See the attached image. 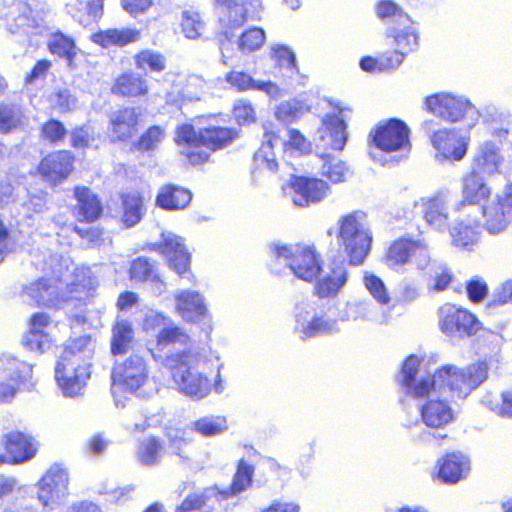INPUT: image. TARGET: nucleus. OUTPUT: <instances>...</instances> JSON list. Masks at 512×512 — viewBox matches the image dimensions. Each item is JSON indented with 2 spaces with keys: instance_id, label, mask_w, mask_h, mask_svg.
Instances as JSON below:
<instances>
[{
  "instance_id": "obj_1",
  "label": "nucleus",
  "mask_w": 512,
  "mask_h": 512,
  "mask_svg": "<svg viewBox=\"0 0 512 512\" xmlns=\"http://www.w3.org/2000/svg\"><path fill=\"white\" fill-rule=\"evenodd\" d=\"M420 359L409 356L401 370L400 383L408 395H435L444 393L451 398H466L488 377V365L485 362L473 364L465 369L446 365L433 376L419 374Z\"/></svg>"
},
{
  "instance_id": "obj_2",
  "label": "nucleus",
  "mask_w": 512,
  "mask_h": 512,
  "mask_svg": "<svg viewBox=\"0 0 512 512\" xmlns=\"http://www.w3.org/2000/svg\"><path fill=\"white\" fill-rule=\"evenodd\" d=\"M33 264L44 276L26 287L25 293L38 305L60 306L68 297L64 292V282L70 275V259L45 250L34 253Z\"/></svg>"
},
{
  "instance_id": "obj_3",
  "label": "nucleus",
  "mask_w": 512,
  "mask_h": 512,
  "mask_svg": "<svg viewBox=\"0 0 512 512\" xmlns=\"http://www.w3.org/2000/svg\"><path fill=\"white\" fill-rule=\"evenodd\" d=\"M92 354L87 336L79 337L65 347L55 367V379L64 395L76 396L85 387L90 377Z\"/></svg>"
},
{
  "instance_id": "obj_4",
  "label": "nucleus",
  "mask_w": 512,
  "mask_h": 512,
  "mask_svg": "<svg viewBox=\"0 0 512 512\" xmlns=\"http://www.w3.org/2000/svg\"><path fill=\"white\" fill-rule=\"evenodd\" d=\"M164 365L169 369L177 389L184 395L200 400L211 392V381L201 369L198 354L191 350L173 353L165 358Z\"/></svg>"
},
{
  "instance_id": "obj_5",
  "label": "nucleus",
  "mask_w": 512,
  "mask_h": 512,
  "mask_svg": "<svg viewBox=\"0 0 512 512\" xmlns=\"http://www.w3.org/2000/svg\"><path fill=\"white\" fill-rule=\"evenodd\" d=\"M338 239L349 257L350 263L361 264L369 253L372 235L365 220V215L353 212L338 221Z\"/></svg>"
},
{
  "instance_id": "obj_6",
  "label": "nucleus",
  "mask_w": 512,
  "mask_h": 512,
  "mask_svg": "<svg viewBox=\"0 0 512 512\" xmlns=\"http://www.w3.org/2000/svg\"><path fill=\"white\" fill-rule=\"evenodd\" d=\"M274 252L278 260H283L293 274L304 281H312L321 272L320 256L310 246L276 244Z\"/></svg>"
},
{
  "instance_id": "obj_7",
  "label": "nucleus",
  "mask_w": 512,
  "mask_h": 512,
  "mask_svg": "<svg viewBox=\"0 0 512 512\" xmlns=\"http://www.w3.org/2000/svg\"><path fill=\"white\" fill-rule=\"evenodd\" d=\"M148 367L145 360L138 355H132L121 363L115 364L111 379V391L115 403L119 406L117 395L121 392L139 393L148 381Z\"/></svg>"
},
{
  "instance_id": "obj_8",
  "label": "nucleus",
  "mask_w": 512,
  "mask_h": 512,
  "mask_svg": "<svg viewBox=\"0 0 512 512\" xmlns=\"http://www.w3.org/2000/svg\"><path fill=\"white\" fill-rule=\"evenodd\" d=\"M429 112L446 121L456 122L466 118L468 127L471 128L478 120L477 109L464 97H456L448 93L431 95L425 100Z\"/></svg>"
},
{
  "instance_id": "obj_9",
  "label": "nucleus",
  "mask_w": 512,
  "mask_h": 512,
  "mask_svg": "<svg viewBox=\"0 0 512 512\" xmlns=\"http://www.w3.org/2000/svg\"><path fill=\"white\" fill-rule=\"evenodd\" d=\"M246 1L216 0L217 5L221 9L222 33L219 38V48L224 64H227V60L233 56V39L236 36L234 30L240 28L246 21Z\"/></svg>"
},
{
  "instance_id": "obj_10",
  "label": "nucleus",
  "mask_w": 512,
  "mask_h": 512,
  "mask_svg": "<svg viewBox=\"0 0 512 512\" xmlns=\"http://www.w3.org/2000/svg\"><path fill=\"white\" fill-rule=\"evenodd\" d=\"M386 261L392 268L410 264L414 265L416 269L424 271L431 263L428 244L421 239L400 238L389 247Z\"/></svg>"
},
{
  "instance_id": "obj_11",
  "label": "nucleus",
  "mask_w": 512,
  "mask_h": 512,
  "mask_svg": "<svg viewBox=\"0 0 512 512\" xmlns=\"http://www.w3.org/2000/svg\"><path fill=\"white\" fill-rule=\"evenodd\" d=\"M32 366L12 356L0 358V402L11 401L21 386L29 389Z\"/></svg>"
},
{
  "instance_id": "obj_12",
  "label": "nucleus",
  "mask_w": 512,
  "mask_h": 512,
  "mask_svg": "<svg viewBox=\"0 0 512 512\" xmlns=\"http://www.w3.org/2000/svg\"><path fill=\"white\" fill-rule=\"evenodd\" d=\"M481 323L468 310L452 304H445L439 309V327L451 338H463L477 333Z\"/></svg>"
},
{
  "instance_id": "obj_13",
  "label": "nucleus",
  "mask_w": 512,
  "mask_h": 512,
  "mask_svg": "<svg viewBox=\"0 0 512 512\" xmlns=\"http://www.w3.org/2000/svg\"><path fill=\"white\" fill-rule=\"evenodd\" d=\"M69 473L61 464L49 467L38 483L37 497L45 507H53L67 495Z\"/></svg>"
},
{
  "instance_id": "obj_14",
  "label": "nucleus",
  "mask_w": 512,
  "mask_h": 512,
  "mask_svg": "<svg viewBox=\"0 0 512 512\" xmlns=\"http://www.w3.org/2000/svg\"><path fill=\"white\" fill-rule=\"evenodd\" d=\"M413 398L426 399L419 407L421 422L430 429H444L455 420V412L446 400L444 393L435 395L416 396Z\"/></svg>"
},
{
  "instance_id": "obj_15",
  "label": "nucleus",
  "mask_w": 512,
  "mask_h": 512,
  "mask_svg": "<svg viewBox=\"0 0 512 512\" xmlns=\"http://www.w3.org/2000/svg\"><path fill=\"white\" fill-rule=\"evenodd\" d=\"M511 219V211L506 209L498 196L479 207V213H473L469 222H474L490 235H500L507 230Z\"/></svg>"
},
{
  "instance_id": "obj_16",
  "label": "nucleus",
  "mask_w": 512,
  "mask_h": 512,
  "mask_svg": "<svg viewBox=\"0 0 512 512\" xmlns=\"http://www.w3.org/2000/svg\"><path fill=\"white\" fill-rule=\"evenodd\" d=\"M308 304H298L296 306V326L295 330L302 340L315 336L333 335L340 331L337 320L326 318L325 316L309 317Z\"/></svg>"
},
{
  "instance_id": "obj_17",
  "label": "nucleus",
  "mask_w": 512,
  "mask_h": 512,
  "mask_svg": "<svg viewBox=\"0 0 512 512\" xmlns=\"http://www.w3.org/2000/svg\"><path fill=\"white\" fill-rule=\"evenodd\" d=\"M409 129L406 124L398 119H391L377 127L373 141L377 148L386 151L409 150Z\"/></svg>"
},
{
  "instance_id": "obj_18",
  "label": "nucleus",
  "mask_w": 512,
  "mask_h": 512,
  "mask_svg": "<svg viewBox=\"0 0 512 512\" xmlns=\"http://www.w3.org/2000/svg\"><path fill=\"white\" fill-rule=\"evenodd\" d=\"M438 161L463 159L467 152L468 139L455 130H438L431 135Z\"/></svg>"
},
{
  "instance_id": "obj_19",
  "label": "nucleus",
  "mask_w": 512,
  "mask_h": 512,
  "mask_svg": "<svg viewBox=\"0 0 512 512\" xmlns=\"http://www.w3.org/2000/svg\"><path fill=\"white\" fill-rule=\"evenodd\" d=\"M1 445L15 464L33 459L38 451L36 439L30 434L17 430L4 434L1 438Z\"/></svg>"
},
{
  "instance_id": "obj_20",
  "label": "nucleus",
  "mask_w": 512,
  "mask_h": 512,
  "mask_svg": "<svg viewBox=\"0 0 512 512\" xmlns=\"http://www.w3.org/2000/svg\"><path fill=\"white\" fill-rule=\"evenodd\" d=\"M290 190L293 203L303 207L323 200L328 194L329 186L320 179L293 177Z\"/></svg>"
},
{
  "instance_id": "obj_21",
  "label": "nucleus",
  "mask_w": 512,
  "mask_h": 512,
  "mask_svg": "<svg viewBox=\"0 0 512 512\" xmlns=\"http://www.w3.org/2000/svg\"><path fill=\"white\" fill-rule=\"evenodd\" d=\"M176 313L187 322H197L205 317L208 309L205 298L195 290L179 289L174 292Z\"/></svg>"
},
{
  "instance_id": "obj_22",
  "label": "nucleus",
  "mask_w": 512,
  "mask_h": 512,
  "mask_svg": "<svg viewBox=\"0 0 512 512\" xmlns=\"http://www.w3.org/2000/svg\"><path fill=\"white\" fill-rule=\"evenodd\" d=\"M484 178L472 171L463 178V200L457 204V210L469 212V216L471 213H479L477 204L490 195V188L486 185Z\"/></svg>"
},
{
  "instance_id": "obj_23",
  "label": "nucleus",
  "mask_w": 512,
  "mask_h": 512,
  "mask_svg": "<svg viewBox=\"0 0 512 512\" xmlns=\"http://www.w3.org/2000/svg\"><path fill=\"white\" fill-rule=\"evenodd\" d=\"M163 241L152 244V249L164 254L169 265L179 274H183L189 267L190 255L186 250L181 237L167 232L162 233Z\"/></svg>"
},
{
  "instance_id": "obj_24",
  "label": "nucleus",
  "mask_w": 512,
  "mask_h": 512,
  "mask_svg": "<svg viewBox=\"0 0 512 512\" xmlns=\"http://www.w3.org/2000/svg\"><path fill=\"white\" fill-rule=\"evenodd\" d=\"M504 157L500 148L493 142L480 144L473 156L471 171L483 177L501 173Z\"/></svg>"
},
{
  "instance_id": "obj_25",
  "label": "nucleus",
  "mask_w": 512,
  "mask_h": 512,
  "mask_svg": "<svg viewBox=\"0 0 512 512\" xmlns=\"http://www.w3.org/2000/svg\"><path fill=\"white\" fill-rule=\"evenodd\" d=\"M142 113L134 107H126L110 116V137L113 142L125 141L137 132Z\"/></svg>"
},
{
  "instance_id": "obj_26",
  "label": "nucleus",
  "mask_w": 512,
  "mask_h": 512,
  "mask_svg": "<svg viewBox=\"0 0 512 512\" xmlns=\"http://www.w3.org/2000/svg\"><path fill=\"white\" fill-rule=\"evenodd\" d=\"M72 162V157L67 151H59L45 157L39 165V171L48 181L61 182L70 174Z\"/></svg>"
},
{
  "instance_id": "obj_27",
  "label": "nucleus",
  "mask_w": 512,
  "mask_h": 512,
  "mask_svg": "<svg viewBox=\"0 0 512 512\" xmlns=\"http://www.w3.org/2000/svg\"><path fill=\"white\" fill-rule=\"evenodd\" d=\"M438 477L447 484H455L467 477L470 471V460L461 453L447 454L438 461Z\"/></svg>"
},
{
  "instance_id": "obj_28",
  "label": "nucleus",
  "mask_w": 512,
  "mask_h": 512,
  "mask_svg": "<svg viewBox=\"0 0 512 512\" xmlns=\"http://www.w3.org/2000/svg\"><path fill=\"white\" fill-rule=\"evenodd\" d=\"M423 214L426 222L438 230H443L448 226V195L438 193L435 196L426 199L422 203Z\"/></svg>"
},
{
  "instance_id": "obj_29",
  "label": "nucleus",
  "mask_w": 512,
  "mask_h": 512,
  "mask_svg": "<svg viewBox=\"0 0 512 512\" xmlns=\"http://www.w3.org/2000/svg\"><path fill=\"white\" fill-rule=\"evenodd\" d=\"M345 109L340 108L338 114L327 115L323 118L322 138H329L328 144L332 149L342 150L347 141Z\"/></svg>"
},
{
  "instance_id": "obj_30",
  "label": "nucleus",
  "mask_w": 512,
  "mask_h": 512,
  "mask_svg": "<svg viewBox=\"0 0 512 512\" xmlns=\"http://www.w3.org/2000/svg\"><path fill=\"white\" fill-rule=\"evenodd\" d=\"M75 197L77 205L74 212L78 220L93 222L97 220L102 213V205L96 196L87 187H76Z\"/></svg>"
},
{
  "instance_id": "obj_31",
  "label": "nucleus",
  "mask_w": 512,
  "mask_h": 512,
  "mask_svg": "<svg viewBox=\"0 0 512 512\" xmlns=\"http://www.w3.org/2000/svg\"><path fill=\"white\" fill-rule=\"evenodd\" d=\"M347 281V271L343 262L333 263L315 286L319 297L335 296Z\"/></svg>"
},
{
  "instance_id": "obj_32",
  "label": "nucleus",
  "mask_w": 512,
  "mask_h": 512,
  "mask_svg": "<svg viewBox=\"0 0 512 512\" xmlns=\"http://www.w3.org/2000/svg\"><path fill=\"white\" fill-rule=\"evenodd\" d=\"M97 285V280L94 277L89 267H79L74 270L72 281L68 282L67 278L64 282V292L67 294L69 299H82L84 295L91 289H94Z\"/></svg>"
},
{
  "instance_id": "obj_33",
  "label": "nucleus",
  "mask_w": 512,
  "mask_h": 512,
  "mask_svg": "<svg viewBox=\"0 0 512 512\" xmlns=\"http://www.w3.org/2000/svg\"><path fill=\"white\" fill-rule=\"evenodd\" d=\"M50 318L45 313H37L31 319V328L23 339V343L31 350L44 352L49 348L50 338L45 333V328L49 325Z\"/></svg>"
},
{
  "instance_id": "obj_34",
  "label": "nucleus",
  "mask_w": 512,
  "mask_h": 512,
  "mask_svg": "<svg viewBox=\"0 0 512 512\" xmlns=\"http://www.w3.org/2000/svg\"><path fill=\"white\" fill-rule=\"evenodd\" d=\"M340 318L343 321L362 319L383 324L387 323L388 314L372 303L353 302L347 304L345 314Z\"/></svg>"
},
{
  "instance_id": "obj_35",
  "label": "nucleus",
  "mask_w": 512,
  "mask_h": 512,
  "mask_svg": "<svg viewBox=\"0 0 512 512\" xmlns=\"http://www.w3.org/2000/svg\"><path fill=\"white\" fill-rule=\"evenodd\" d=\"M192 199L189 190L175 185L163 186L157 195L156 204L165 210H179L188 206Z\"/></svg>"
},
{
  "instance_id": "obj_36",
  "label": "nucleus",
  "mask_w": 512,
  "mask_h": 512,
  "mask_svg": "<svg viewBox=\"0 0 512 512\" xmlns=\"http://www.w3.org/2000/svg\"><path fill=\"white\" fill-rule=\"evenodd\" d=\"M177 86L180 87L178 89V96H175L173 92L167 94V101L169 103L177 104L180 100H199L207 89V82L202 76L192 74L185 81L180 80Z\"/></svg>"
},
{
  "instance_id": "obj_37",
  "label": "nucleus",
  "mask_w": 512,
  "mask_h": 512,
  "mask_svg": "<svg viewBox=\"0 0 512 512\" xmlns=\"http://www.w3.org/2000/svg\"><path fill=\"white\" fill-rule=\"evenodd\" d=\"M140 35V31L134 28L108 29L95 33L92 39L95 43L103 47H123L127 44L137 42L140 39Z\"/></svg>"
},
{
  "instance_id": "obj_38",
  "label": "nucleus",
  "mask_w": 512,
  "mask_h": 512,
  "mask_svg": "<svg viewBox=\"0 0 512 512\" xmlns=\"http://www.w3.org/2000/svg\"><path fill=\"white\" fill-rule=\"evenodd\" d=\"M67 9L74 19L87 26L101 17L103 4L101 0H73Z\"/></svg>"
},
{
  "instance_id": "obj_39",
  "label": "nucleus",
  "mask_w": 512,
  "mask_h": 512,
  "mask_svg": "<svg viewBox=\"0 0 512 512\" xmlns=\"http://www.w3.org/2000/svg\"><path fill=\"white\" fill-rule=\"evenodd\" d=\"M147 92L146 79L134 72L120 75L112 86V93L119 96L137 97Z\"/></svg>"
},
{
  "instance_id": "obj_40",
  "label": "nucleus",
  "mask_w": 512,
  "mask_h": 512,
  "mask_svg": "<svg viewBox=\"0 0 512 512\" xmlns=\"http://www.w3.org/2000/svg\"><path fill=\"white\" fill-rule=\"evenodd\" d=\"M466 213V219L460 221L453 227L451 236L455 246L471 249L480 239L481 227H478L474 222H469V218H473V213H471L470 216L469 212Z\"/></svg>"
},
{
  "instance_id": "obj_41",
  "label": "nucleus",
  "mask_w": 512,
  "mask_h": 512,
  "mask_svg": "<svg viewBox=\"0 0 512 512\" xmlns=\"http://www.w3.org/2000/svg\"><path fill=\"white\" fill-rule=\"evenodd\" d=\"M253 473V466L241 460L238 464L237 472L233 477L230 487L222 490L217 487L216 494L221 495L222 499L238 495L251 485Z\"/></svg>"
},
{
  "instance_id": "obj_42",
  "label": "nucleus",
  "mask_w": 512,
  "mask_h": 512,
  "mask_svg": "<svg viewBox=\"0 0 512 512\" xmlns=\"http://www.w3.org/2000/svg\"><path fill=\"white\" fill-rule=\"evenodd\" d=\"M122 208V222L127 228L137 225L145 213L143 198L138 193L124 194Z\"/></svg>"
},
{
  "instance_id": "obj_43",
  "label": "nucleus",
  "mask_w": 512,
  "mask_h": 512,
  "mask_svg": "<svg viewBox=\"0 0 512 512\" xmlns=\"http://www.w3.org/2000/svg\"><path fill=\"white\" fill-rule=\"evenodd\" d=\"M237 134L229 128L209 127L200 130L201 146L211 150L221 149L230 144Z\"/></svg>"
},
{
  "instance_id": "obj_44",
  "label": "nucleus",
  "mask_w": 512,
  "mask_h": 512,
  "mask_svg": "<svg viewBox=\"0 0 512 512\" xmlns=\"http://www.w3.org/2000/svg\"><path fill=\"white\" fill-rule=\"evenodd\" d=\"M134 339L132 325L126 320H119L112 329L111 352L114 355L124 354Z\"/></svg>"
},
{
  "instance_id": "obj_45",
  "label": "nucleus",
  "mask_w": 512,
  "mask_h": 512,
  "mask_svg": "<svg viewBox=\"0 0 512 512\" xmlns=\"http://www.w3.org/2000/svg\"><path fill=\"white\" fill-rule=\"evenodd\" d=\"M321 174L329 178L334 183L343 182L349 175V168L344 162L330 155H321Z\"/></svg>"
},
{
  "instance_id": "obj_46",
  "label": "nucleus",
  "mask_w": 512,
  "mask_h": 512,
  "mask_svg": "<svg viewBox=\"0 0 512 512\" xmlns=\"http://www.w3.org/2000/svg\"><path fill=\"white\" fill-rule=\"evenodd\" d=\"M163 447L160 441L155 437H150L139 444L137 449V459L145 466H153L159 463L160 454Z\"/></svg>"
},
{
  "instance_id": "obj_47",
  "label": "nucleus",
  "mask_w": 512,
  "mask_h": 512,
  "mask_svg": "<svg viewBox=\"0 0 512 512\" xmlns=\"http://www.w3.org/2000/svg\"><path fill=\"white\" fill-rule=\"evenodd\" d=\"M217 487L205 488L202 491L188 494L175 512H193L200 510L206 505L211 497H216Z\"/></svg>"
},
{
  "instance_id": "obj_48",
  "label": "nucleus",
  "mask_w": 512,
  "mask_h": 512,
  "mask_svg": "<svg viewBox=\"0 0 512 512\" xmlns=\"http://www.w3.org/2000/svg\"><path fill=\"white\" fill-rule=\"evenodd\" d=\"M278 143L284 145V142L281 141L278 135L274 133L266 134L261 148L255 154L256 161L264 163L270 171H276L278 167L274 158V153L271 151V149Z\"/></svg>"
},
{
  "instance_id": "obj_49",
  "label": "nucleus",
  "mask_w": 512,
  "mask_h": 512,
  "mask_svg": "<svg viewBox=\"0 0 512 512\" xmlns=\"http://www.w3.org/2000/svg\"><path fill=\"white\" fill-rule=\"evenodd\" d=\"M189 341L190 337L182 328L174 325L172 320L157 335V346L159 347H166L174 343L187 345Z\"/></svg>"
},
{
  "instance_id": "obj_50",
  "label": "nucleus",
  "mask_w": 512,
  "mask_h": 512,
  "mask_svg": "<svg viewBox=\"0 0 512 512\" xmlns=\"http://www.w3.org/2000/svg\"><path fill=\"white\" fill-rule=\"evenodd\" d=\"M135 63L139 69H149L153 72H161L166 68L165 57L154 50H142L135 56Z\"/></svg>"
},
{
  "instance_id": "obj_51",
  "label": "nucleus",
  "mask_w": 512,
  "mask_h": 512,
  "mask_svg": "<svg viewBox=\"0 0 512 512\" xmlns=\"http://www.w3.org/2000/svg\"><path fill=\"white\" fill-rule=\"evenodd\" d=\"M428 268H430V281L428 283V288L437 292L447 289L453 279L450 269L442 264H435L432 262Z\"/></svg>"
},
{
  "instance_id": "obj_52",
  "label": "nucleus",
  "mask_w": 512,
  "mask_h": 512,
  "mask_svg": "<svg viewBox=\"0 0 512 512\" xmlns=\"http://www.w3.org/2000/svg\"><path fill=\"white\" fill-rule=\"evenodd\" d=\"M7 2H9L8 11L3 13L2 10H0V17H4L8 20V30L14 34L24 29L25 26H28V18L20 14V3L15 2V0H7Z\"/></svg>"
},
{
  "instance_id": "obj_53",
  "label": "nucleus",
  "mask_w": 512,
  "mask_h": 512,
  "mask_svg": "<svg viewBox=\"0 0 512 512\" xmlns=\"http://www.w3.org/2000/svg\"><path fill=\"white\" fill-rule=\"evenodd\" d=\"M265 41V33L260 28H252L242 33L238 40V48L243 53L259 49Z\"/></svg>"
},
{
  "instance_id": "obj_54",
  "label": "nucleus",
  "mask_w": 512,
  "mask_h": 512,
  "mask_svg": "<svg viewBox=\"0 0 512 512\" xmlns=\"http://www.w3.org/2000/svg\"><path fill=\"white\" fill-rule=\"evenodd\" d=\"M23 123L21 111L15 107H0V132L6 134L20 127Z\"/></svg>"
},
{
  "instance_id": "obj_55",
  "label": "nucleus",
  "mask_w": 512,
  "mask_h": 512,
  "mask_svg": "<svg viewBox=\"0 0 512 512\" xmlns=\"http://www.w3.org/2000/svg\"><path fill=\"white\" fill-rule=\"evenodd\" d=\"M204 23L197 12L185 11L182 17V31L189 39H197L204 30Z\"/></svg>"
},
{
  "instance_id": "obj_56",
  "label": "nucleus",
  "mask_w": 512,
  "mask_h": 512,
  "mask_svg": "<svg viewBox=\"0 0 512 512\" xmlns=\"http://www.w3.org/2000/svg\"><path fill=\"white\" fill-rule=\"evenodd\" d=\"M194 429L203 436H213L226 430V421L221 417H204L194 423Z\"/></svg>"
},
{
  "instance_id": "obj_57",
  "label": "nucleus",
  "mask_w": 512,
  "mask_h": 512,
  "mask_svg": "<svg viewBox=\"0 0 512 512\" xmlns=\"http://www.w3.org/2000/svg\"><path fill=\"white\" fill-rule=\"evenodd\" d=\"M49 49L53 54L71 60L75 54V44L72 39L63 34H55L49 42Z\"/></svg>"
},
{
  "instance_id": "obj_58",
  "label": "nucleus",
  "mask_w": 512,
  "mask_h": 512,
  "mask_svg": "<svg viewBox=\"0 0 512 512\" xmlns=\"http://www.w3.org/2000/svg\"><path fill=\"white\" fill-rule=\"evenodd\" d=\"M165 132L159 126L150 127L135 144L139 151H149L155 149L164 139Z\"/></svg>"
},
{
  "instance_id": "obj_59",
  "label": "nucleus",
  "mask_w": 512,
  "mask_h": 512,
  "mask_svg": "<svg viewBox=\"0 0 512 512\" xmlns=\"http://www.w3.org/2000/svg\"><path fill=\"white\" fill-rule=\"evenodd\" d=\"M130 275L131 279L136 281L154 279V264L145 257H138L131 264Z\"/></svg>"
},
{
  "instance_id": "obj_60",
  "label": "nucleus",
  "mask_w": 512,
  "mask_h": 512,
  "mask_svg": "<svg viewBox=\"0 0 512 512\" xmlns=\"http://www.w3.org/2000/svg\"><path fill=\"white\" fill-rule=\"evenodd\" d=\"M394 40L397 46V51L403 57L409 52L415 50L418 46V38L412 29L401 30L395 33Z\"/></svg>"
},
{
  "instance_id": "obj_61",
  "label": "nucleus",
  "mask_w": 512,
  "mask_h": 512,
  "mask_svg": "<svg viewBox=\"0 0 512 512\" xmlns=\"http://www.w3.org/2000/svg\"><path fill=\"white\" fill-rule=\"evenodd\" d=\"M166 436L168 449L173 454L183 457L184 449L190 442L185 431L178 428H169Z\"/></svg>"
},
{
  "instance_id": "obj_62",
  "label": "nucleus",
  "mask_w": 512,
  "mask_h": 512,
  "mask_svg": "<svg viewBox=\"0 0 512 512\" xmlns=\"http://www.w3.org/2000/svg\"><path fill=\"white\" fill-rule=\"evenodd\" d=\"M364 283L370 294L380 303L388 304L390 296L383 281L375 275H366Z\"/></svg>"
},
{
  "instance_id": "obj_63",
  "label": "nucleus",
  "mask_w": 512,
  "mask_h": 512,
  "mask_svg": "<svg viewBox=\"0 0 512 512\" xmlns=\"http://www.w3.org/2000/svg\"><path fill=\"white\" fill-rule=\"evenodd\" d=\"M176 142L190 148L201 147L200 131L196 132L189 124L181 125L176 130Z\"/></svg>"
},
{
  "instance_id": "obj_64",
  "label": "nucleus",
  "mask_w": 512,
  "mask_h": 512,
  "mask_svg": "<svg viewBox=\"0 0 512 512\" xmlns=\"http://www.w3.org/2000/svg\"><path fill=\"white\" fill-rule=\"evenodd\" d=\"M170 321L171 319L165 315L151 310L145 314L142 327L146 332H155L157 330L159 332L163 327L169 324Z\"/></svg>"
}]
</instances>
